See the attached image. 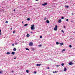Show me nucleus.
Instances as JSON below:
<instances>
[{
  "label": "nucleus",
  "instance_id": "f257e3e1",
  "mask_svg": "<svg viewBox=\"0 0 75 75\" xmlns=\"http://www.w3.org/2000/svg\"><path fill=\"white\" fill-rule=\"evenodd\" d=\"M29 45L30 47H32L33 46V42H31L29 43Z\"/></svg>",
  "mask_w": 75,
  "mask_h": 75
},
{
  "label": "nucleus",
  "instance_id": "f03ea898",
  "mask_svg": "<svg viewBox=\"0 0 75 75\" xmlns=\"http://www.w3.org/2000/svg\"><path fill=\"white\" fill-rule=\"evenodd\" d=\"M57 25H55V28H54V31H56V30H57Z\"/></svg>",
  "mask_w": 75,
  "mask_h": 75
},
{
  "label": "nucleus",
  "instance_id": "7ed1b4c3",
  "mask_svg": "<svg viewBox=\"0 0 75 75\" xmlns=\"http://www.w3.org/2000/svg\"><path fill=\"white\" fill-rule=\"evenodd\" d=\"M35 25H31V29L32 30H34V27Z\"/></svg>",
  "mask_w": 75,
  "mask_h": 75
},
{
  "label": "nucleus",
  "instance_id": "20e7f679",
  "mask_svg": "<svg viewBox=\"0 0 75 75\" xmlns=\"http://www.w3.org/2000/svg\"><path fill=\"white\" fill-rule=\"evenodd\" d=\"M47 5V3H44L43 4H42V6H46Z\"/></svg>",
  "mask_w": 75,
  "mask_h": 75
},
{
  "label": "nucleus",
  "instance_id": "39448f33",
  "mask_svg": "<svg viewBox=\"0 0 75 75\" xmlns=\"http://www.w3.org/2000/svg\"><path fill=\"white\" fill-rule=\"evenodd\" d=\"M73 64L72 62H70L69 63V65H72Z\"/></svg>",
  "mask_w": 75,
  "mask_h": 75
},
{
  "label": "nucleus",
  "instance_id": "423d86ee",
  "mask_svg": "<svg viewBox=\"0 0 75 75\" xmlns=\"http://www.w3.org/2000/svg\"><path fill=\"white\" fill-rule=\"evenodd\" d=\"M61 21V19H59V20L58 21V23H60Z\"/></svg>",
  "mask_w": 75,
  "mask_h": 75
},
{
  "label": "nucleus",
  "instance_id": "0eeeda50",
  "mask_svg": "<svg viewBox=\"0 0 75 75\" xmlns=\"http://www.w3.org/2000/svg\"><path fill=\"white\" fill-rule=\"evenodd\" d=\"M63 43H60L59 44L60 45V46H62L63 45Z\"/></svg>",
  "mask_w": 75,
  "mask_h": 75
},
{
  "label": "nucleus",
  "instance_id": "6e6552de",
  "mask_svg": "<svg viewBox=\"0 0 75 75\" xmlns=\"http://www.w3.org/2000/svg\"><path fill=\"white\" fill-rule=\"evenodd\" d=\"M41 65H42L41 64H36L37 66H41Z\"/></svg>",
  "mask_w": 75,
  "mask_h": 75
},
{
  "label": "nucleus",
  "instance_id": "1a4fd4ad",
  "mask_svg": "<svg viewBox=\"0 0 75 75\" xmlns=\"http://www.w3.org/2000/svg\"><path fill=\"white\" fill-rule=\"evenodd\" d=\"M30 36V35L29 34H28L26 35L27 37H29Z\"/></svg>",
  "mask_w": 75,
  "mask_h": 75
},
{
  "label": "nucleus",
  "instance_id": "9d476101",
  "mask_svg": "<svg viewBox=\"0 0 75 75\" xmlns=\"http://www.w3.org/2000/svg\"><path fill=\"white\" fill-rule=\"evenodd\" d=\"M6 54L8 55L10 54V53L9 52H7Z\"/></svg>",
  "mask_w": 75,
  "mask_h": 75
},
{
  "label": "nucleus",
  "instance_id": "9b49d317",
  "mask_svg": "<svg viewBox=\"0 0 75 75\" xmlns=\"http://www.w3.org/2000/svg\"><path fill=\"white\" fill-rule=\"evenodd\" d=\"M46 22H47V23H50V21L48 20Z\"/></svg>",
  "mask_w": 75,
  "mask_h": 75
},
{
  "label": "nucleus",
  "instance_id": "f8f14e48",
  "mask_svg": "<svg viewBox=\"0 0 75 75\" xmlns=\"http://www.w3.org/2000/svg\"><path fill=\"white\" fill-rule=\"evenodd\" d=\"M13 50L14 51H16V48H14V49H13Z\"/></svg>",
  "mask_w": 75,
  "mask_h": 75
},
{
  "label": "nucleus",
  "instance_id": "ddd939ff",
  "mask_svg": "<svg viewBox=\"0 0 75 75\" xmlns=\"http://www.w3.org/2000/svg\"><path fill=\"white\" fill-rule=\"evenodd\" d=\"M15 52H12V54H13V55H14V54H15Z\"/></svg>",
  "mask_w": 75,
  "mask_h": 75
},
{
  "label": "nucleus",
  "instance_id": "4468645a",
  "mask_svg": "<svg viewBox=\"0 0 75 75\" xmlns=\"http://www.w3.org/2000/svg\"><path fill=\"white\" fill-rule=\"evenodd\" d=\"M28 25V24H26L25 25H24V27H26Z\"/></svg>",
  "mask_w": 75,
  "mask_h": 75
},
{
  "label": "nucleus",
  "instance_id": "2eb2a0df",
  "mask_svg": "<svg viewBox=\"0 0 75 75\" xmlns=\"http://www.w3.org/2000/svg\"><path fill=\"white\" fill-rule=\"evenodd\" d=\"M66 70H67V69L66 68V67H64V71H66Z\"/></svg>",
  "mask_w": 75,
  "mask_h": 75
},
{
  "label": "nucleus",
  "instance_id": "dca6fc26",
  "mask_svg": "<svg viewBox=\"0 0 75 75\" xmlns=\"http://www.w3.org/2000/svg\"><path fill=\"white\" fill-rule=\"evenodd\" d=\"M64 7H66L67 8H69V6H64Z\"/></svg>",
  "mask_w": 75,
  "mask_h": 75
},
{
  "label": "nucleus",
  "instance_id": "f3484780",
  "mask_svg": "<svg viewBox=\"0 0 75 75\" xmlns=\"http://www.w3.org/2000/svg\"><path fill=\"white\" fill-rule=\"evenodd\" d=\"M25 49H26V50H28V51H30V50H29L28 49V48H25Z\"/></svg>",
  "mask_w": 75,
  "mask_h": 75
},
{
  "label": "nucleus",
  "instance_id": "a211bd4d",
  "mask_svg": "<svg viewBox=\"0 0 75 75\" xmlns=\"http://www.w3.org/2000/svg\"><path fill=\"white\" fill-rule=\"evenodd\" d=\"M27 20L28 21H30V18H28L27 19Z\"/></svg>",
  "mask_w": 75,
  "mask_h": 75
},
{
  "label": "nucleus",
  "instance_id": "6ab92c4d",
  "mask_svg": "<svg viewBox=\"0 0 75 75\" xmlns=\"http://www.w3.org/2000/svg\"><path fill=\"white\" fill-rule=\"evenodd\" d=\"M31 50H33V51H34V50H35V49H34V48H32L31 49Z\"/></svg>",
  "mask_w": 75,
  "mask_h": 75
},
{
  "label": "nucleus",
  "instance_id": "aec40b11",
  "mask_svg": "<svg viewBox=\"0 0 75 75\" xmlns=\"http://www.w3.org/2000/svg\"><path fill=\"white\" fill-rule=\"evenodd\" d=\"M59 44V42H57L56 43V44L57 45H58Z\"/></svg>",
  "mask_w": 75,
  "mask_h": 75
},
{
  "label": "nucleus",
  "instance_id": "412c9836",
  "mask_svg": "<svg viewBox=\"0 0 75 75\" xmlns=\"http://www.w3.org/2000/svg\"><path fill=\"white\" fill-rule=\"evenodd\" d=\"M69 47H70V48L72 47V46L71 45H70Z\"/></svg>",
  "mask_w": 75,
  "mask_h": 75
},
{
  "label": "nucleus",
  "instance_id": "4be33fe9",
  "mask_svg": "<svg viewBox=\"0 0 75 75\" xmlns=\"http://www.w3.org/2000/svg\"><path fill=\"white\" fill-rule=\"evenodd\" d=\"M65 50H66L65 49H63V50H62V52H63L64 51H65Z\"/></svg>",
  "mask_w": 75,
  "mask_h": 75
},
{
  "label": "nucleus",
  "instance_id": "5701e85b",
  "mask_svg": "<svg viewBox=\"0 0 75 75\" xmlns=\"http://www.w3.org/2000/svg\"><path fill=\"white\" fill-rule=\"evenodd\" d=\"M53 72L54 73H57V72H58V71H53Z\"/></svg>",
  "mask_w": 75,
  "mask_h": 75
},
{
  "label": "nucleus",
  "instance_id": "b1692460",
  "mask_svg": "<svg viewBox=\"0 0 75 75\" xmlns=\"http://www.w3.org/2000/svg\"><path fill=\"white\" fill-rule=\"evenodd\" d=\"M62 32L63 33H64V31L63 30H62Z\"/></svg>",
  "mask_w": 75,
  "mask_h": 75
},
{
  "label": "nucleus",
  "instance_id": "393cba45",
  "mask_svg": "<svg viewBox=\"0 0 75 75\" xmlns=\"http://www.w3.org/2000/svg\"><path fill=\"white\" fill-rule=\"evenodd\" d=\"M47 19V18H44V20H46Z\"/></svg>",
  "mask_w": 75,
  "mask_h": 75
},
{
  "label": "nucleus",
  "instance_id": "a878e982",
  "mask_svg": "<svg viewBox=\"0 0 75 75\" xmlns=\"http://www.w3.org/2000/svg\"><path fill=\"white\" fill-rule=\"evenodd\" d=\"M8 23V22L7 21H6L5 22L6 23Z\"/></svg>",
  "mask_w": 75,
  "mask_h": 75
},
{
  "label": "nucleus",
  "instance_id": "bb28decb",
  "mask_svg": "<svg viewBox=\"0 0 75 75\" xmlns=\"http://www.w3.org/2000/svg\"><path fill=\"white\" fill-rule=\"evenodd\" d=\"M26 71L27 73H28L29 72V71L28 70H27Z\"/></svg>",
  "mask_w": 75,
  "mask_h": 75
},
{
  "label": "nucleus",
  "instance_id": "cd10ccee",
  "mask_svg": "<svg viewBox=\"0 0 75 75\" xmlns=\"http://www.w3.org/2000/svg\"><path fill=\"white\" fill-rule=\"evenodd\" d=\"M15 44L16 45H17L18 44V43L16 42L15 43Z\"/></svg>",
  "mask_w": 75,
  "mask_h": 75
},
{
  "label": "nucleus",
  "instance_id": "c85d7f7f",
  "mask_svg": "<svg viewBox=\"0 0 75 75\" xmlns=\"http://www.w3.org/2000/svg\"><path fill=\"white\" fill-rule=\"evenodd\" d=\"M61 65L62 66H63L64 65V64H63V63H62L61 64Z\"/></svg>",
  "mask_w": 75,
  "mask_h": 75
},
{
  "label": "nucleus",
  "instance_id": "c756f323",
  "mask_svg": "<svg viewBox=\"0 0 75 75\" xmlns=\"http://www.w3.org/2000/svg\"><path fill=\"white\" fill-rule=\"evenodd\" d=\"M39 47H41V46H42V45H39Z\"/></svg>",
  "mask_w": 75,
  "mask_h": 75
},
{
  "label": "nucleus",
  "instance_id": "7c9ffc66",
  "mask_svg": "<svg viewBox=\"0 0 75 75\" xmlns=\"http://www.w3.org/2000/svg\"><path fill=\"white\" fill-rule=\"evenodd\" d=\"M1 30H0V35H1Z\"/></svg>",
  "mask_w": 75,
  "mask_h": 75
},
{
  "label": "nucleus",
  "instance_id": "2f4dec72",
  "mask_svg": "<svg viewBox=\"0 0 75 75\" xmlns=\"http://www.w3.org/2000/svg\"><path fill=\"white\" fill-rule=\"evenodd\" d=\"M15 30H14V31H13V33L14 34L15 33Z\"/></svg>",
  "mask_w": 75,
  "mask_h": 75
},
{
  "label": "nucleus",
  "instance_id": "473e14b6",
  "mask_svg": "<svg viewBox=\"0 0 75 75\" xmlns=\"http://www.w3.org/2000/svg\"><path fill=\"white\" fill-rule=\"evenodd\" d=\"M60 66V65H57L56 66H57V67H59V66Z\"/></svg>",
  "mask_w": 75,
  "mask_h": 75
},
{
  "label": "nucleus",
  "instance_id": "72a5a7b5",
  "mask_svg": "<svg viewBox=\"0 0 75 75\" xmlns=\"http://www.w3.org/2000/svg\"><path fill=\"white\" fill-rule=\"evenodd\" d=\"M68 20H69V19H67V20H66V21H68Z\"/></svg>",
  "mask_w": 75,
  "mask_h": 75
},
{
  "label": "nucleus",
  "instance_id": "f704fd0d",
  "mask_svg": "<svg viewBox=\"0 0 75 75\" xmlns=\"http://www.w3.org/2000/svg\"><path fill=\"white\" fill-rule=\"evenodd\" d=\"M42 38V36H40V38Z\"/></svg>",
  "mask_w": 75,
  "mask_h": 75
},
{
  "label": "nucleus",
  "instance_id": "c9c22d12",
  "mask_svg": "<svg viewBox=\"0 0 75 75\" xmlns=\"http://www.w3.org/2000/svg\"><path fill=\"white\" fill-rule=\"evenodd\" d=\"M14 44H13L12 45V46H14Z\"/></svg>",
  "mask_w": 75,
  "mask_h": 75
},
{
  "label": "nucleus",
  "instance_id": "e433bc0d",
  "mask_svg": "<svg viewBox=\"0 0 75 75\" xmlns=\"http://www.w3.org/2000/svg\"><path fill=\"white\" fill-rule=\"evenodd\" d=\"M36 72H37L35 71L34 72V73L35 74H36Z\"/></svg>",
  "mask_w": 75,
  "mask_h": 75
},
{
  "label": "nucleus",
  "instance_id": "4c0bfd02",
  "mask_svg": "<svg viewBox=\"0 0 75 75\" xmlns=\"http://www.w3.org/2000/svg\"><path fill=\"white\" fill-rule=\"evenodd\" d=\"M61 19H64V17H62V18H61Z\"/></svg>",
  "mask_w": 75,
  "mask_h": 75
},
{
  "label": "nucleus",
  "instance_id": "58836bf2",
  "mask_svg": "<svg viewBox=\"0 0 75 75\" xmlns=\"http://www.w3.org/2000/svg\"><path fill=\"white\" fill-rule=\"evenodd\" d=\"M12 73H13V72H14V71H12Z\"/></svg>",
  "mask_w": 75,
  "mask_h": 75
},
{
  "label": "nucleus",
  "instance_id": "ea45409f",
  "mask_svg": "<svg viewBox=\"0 0 75 75\" xmlns=\"http://www.w3.org/2000/svg\"><path fill=\"white\" fill-rule=\"evenodd\" d=\"M14 59H16V57H15V58H14Z\"/></svg>",
  "mask_w": 75,
  "mask_h": 75
},
{
  "label": "nucleus",
  "instance_id": "a19ab883",
  "mask_svg": "<svg viewBox=\"0 0 75 75\" xmlns=\"http://www.w3.org/2000/svg\"><path fill=\"white\" fill-rule=\"evenodd\" d=\"M13 11H15V9H14Z\"/></svg>",
  "mask_w": 75,
  "mask_h": 75
},
{
  "label": "nucleus",
  "instance_id": "79ce46f5",
  "mask_svg": "<svg viewBox=\"0 0 75 75\" xmlns=\"http://www.w3.org/2000/svg\"><path fill=\"white\" fill-rule=\"evenodd\" d=\"M1 72H2L1 71H0V74H1Z\"/></svg>",
  "mask_w": 75,
  "mask_h": 75
},
{
  "label": "nucleus",
  "instance_id": "37998d69",
  "mask_svg": "<svg viewBox=\"0 0 75 75\" xmlns=\"http://www.w3.org/2000/svg\"><path fill=\"white\" fill-rule=\"evenodd\" d=\"M73 14H74V13H72V15H73Z\"/></svg>",
  "mask_w": 75,
  "mask_h": 75
},
{
  "label": "nucleus",
  "instance_id": "c03bdc74",
  "mask_svg": "<svg viewBox=\"0 0 75 75\" xmlns=\"http://www.w3.org/2000/svg\"><path fill=\"white\" fill-rule=\"evenodd\" d=\"M47 69H49V67H47Z\"/></svg>",
  "mask_w": 75,
  "mask_h": 75
},
{
  "label": "nucleus",
  "instance_id": "a18cd8bd",
  "mask_svg": "<svg viewBox=\"0 0 75 75\" xmlns=\"http://www.w3.org/2000/svg\"><path fill=\"white\" fill-rule=\"evenodd\" d=\"M12 30V28H11V30Z\"/></svg>",
  "mask_w": 75,
  "mask_h": 75
},
{
  "label": "nucleus",
  "instance_id": "49530a36",
  "mask_svg": "<svg viewBox=\"0 0 75 75\" xmlns=\"http://www.w3.org/2000/svg\"><path fill=\"white\" fill-rule=\"evenodd\" d=\"M23 23V21L22 22V23Z\"/></svg>",
  "mask_w": 75,
  "mask_h": 75
},
{
  "label": "nucleus",
  "instance_id": "de8ad7c7",
  "mask_svg": "<svg viewBox=\"0 0 75 75\" xmlns=\"http://www.w3.org/2000/svg\"><path fill=\"white\" fill-rule=\"evenodd\" d=\"M71 22H73V21H71Z\"/></svg>",
  "mask_w": 75,
  "mask_h": 75
},
{
  "label": "nucleus",
  "instance_id": "09e8293b",
  "mask_svg": "<svg viewBox=\"0 0 75 75\" xmlns=\"http://www.w3.org/2000/svg\"><path fill=\"white\" fill-rule=\"evenodd\" d=\"M65 28V26H64V28Z\"/></svg>",
  "mask_w": 75,
  "mask_h": 75
},
{
  "label": "nucleus",
  "instance_id": "8fccbe9b",
  "mask_svg": "<svg viewBox=\"0 0 75 75\" xmlns=\"http://www.w3.org/2000/svg\"><path fill=\"white\" fill-rule=\"evenodd\" d=\"M36 1H38V0H36Z\"/></svg>",
  "mask_w": 75,
  "mask_h": 75
},
{
  "label": "nucleus",
  "instance_id": "3c124183",
  "mask_svg": "<svg viewBox=\"0 0 75 75\" xmlns=\"http://www.w3.org/2000/svg\"><path fill=\"white\" fill-rule=\"evenodd\" d=\"M74 33H75V32H74Z\"/></svg>",
  "mask_w": 75,
  "mask_h": 75
},
{
  "label": "nucleus",
  "instance_id": "603ef678",
  "mask_svg": "<svg viewBox=\"0 0 75 75\" xmlns=\"http://www.w3.org/2000/svg\"><path fill=\"white\" fill-rule=\"evenodd\" d=\"M1 7V6H0V8Z\"/></svg>",
  "mask_w": 75,
  "mask_h": 75
}]
</instances>
